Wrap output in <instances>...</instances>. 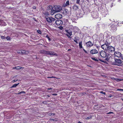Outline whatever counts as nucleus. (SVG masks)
Wrapping results in <instances>:
<instances>
[{
    "label": "nucleus",
    "mask_w": 123,
    "mask_h": 123,
    "mask_svg": "<svg viewBox=\"0 0 123 123\" xmlns=\"http://www.w3.org/2000/svg\"><path fill=\"white\" fill-rule=\"evenodd\" d=\"M54 7L57 12H60L62 9V7L59 6H55Z\"/></svg>",
    "instance_id": "5"
},
{
    "label": "nucleus",
    "mask_w": 123,
    "mask_h": 123,
    "mask_svg": "<svg viewBox=\"0 0 123 123\" xmlns=\"http://www.w3.org/2000/svg\"><path fill=\"white\" fill-rule=\"evenodd\" d=\"M73 9L75 10H76L78 9V7L76 5H74L73 7Z\"/></svg>",
    "instance_id": "18"
},
{
    "label": "nucleus",
    "mask_w": 123,
    "mask_h": 123,
    "mask_svg": "<svg viewBox=\"0 0 123 123\" xmlns=\"http://www.w3.org/2000/svg\"><path fill=\"white\" fill-rule=\"evenodd\" d=\"M87 54V53L86 51L85 52Z\"/></svg>",
    "instance_id": "52"
},
{
    "label": "nucleus",
    "mask_w": 123,
    "mask_h": 123,
    "mask_svg": "<svg viewBox=\"0 0 123 123\" xmlns=\"http://www.w3.org/2000/svg\"><path fill=\"white\" fill-rule=\"evenodd\" d=\"M52 89L51 88H48V90H50V89Z\"/></svg>",
    "instance_id": "53"
},
{
    "label": "nucleus",
    "mask_w": 123,
    "mask_h": 123,
    "mask_svg": "<svg viewBox=\"0 0 123 123\" xmlns=\"http://www.w3.org/2000/svg\"><path fill=\"white\" fill-rule=\"evenodd\" d=\"M113 113V112H109V113H108L107 114H111V113Z\"/></svg>",
    "instance_id": "47"
},
{
    "label": "nucleus",
    "mask_w": 123,
    "mask_h": 123,
    "mask_svg": "<svg viewBox=\"0 0 123 123\" xmlns=\"http://www.w3.org/2000/svg\"><path fill=\"white\" fill-rule=\"evenodd\" d=\"M91 58L93 60L97 62L98 61V60L95 58L92 57Z\"/></svg>",
    "instance_id": "26"
},
{
    "label": "nucleus",
    "mask_w": 123,
    "mask_h": 123,
    "mask_svg": "<svg viewBox=\"0 0 123 123\" xmlns=\"http://www.w3.org/2000/svg\"><path fill=\"white\" fill-rule=\"evenodd\" d=\"M117 91H123V89H117Z\"/></svg>",
    "instance_id": "41"
},
{
    "label": "nucleus",
    "mask_w": 123,
    "mask_h": 123,
    "mask_svg": "<svg viewBox=\"0 0 123 123\" xmlns=\"http://www.w3.org/2000/svg\"><path fill=\"white\" fill-rule=\"evenodd\" d=\"M67 34H66V35L68 37L70 38V36H71L72 35V32L71 31L69 30H68L66 31Z\"/></svg>",
    "instance_id": "15"
},
{
    "label": "nucleus",
    "mask_w": 123,
    "mask_h": 123,
    "mask_svg": "<svg viewBox=\"0 0 123 123\" xmlns=\"http://www.w3.org/2000/svg\"><path fill=\"white\" fill-rule=\"evenodd\" d=\"M55 115L54 113H49V116H54Z\"/></svg>",
    "instance_id": "33"
},
{
    "label": "nucleus",
    "mask_w": 123,
    "mask_h": 123,
    "mask_svg": "<svg viewBox=\"0 0 123 123\" xmlns=\"http://www.w3.org/2000/svg\"><path fill=\"white\" fill-rule=\"evenodd\" d=\"M83 50L84 51H85V50L84 49H83Z\"/></svg>",
    "instance_id": "55"
},
{
    "label": "nucleus",
    "mask_w": 123,
    "mask_h": 123,
    "mask_svg": "<svg viewBox=\"0 0 123 123\" xmlns=\"http://www.w3.org/2000/svg\"><path fill=\"white\" fill-rule=\"evenodd\" d=\"M46 37L48 39V40L49 41L51 40L50 38L48 36V35L46 36Z\"/></svg>",
    "instance_id": "31"
},
{
    "label": "nucleus",
    "mask_w": 123,
    "mask_h": 123,
    "mask_svg": "<svg viewBox=\"0 0 123 123\" xmlns=\"http://www.w3.org/2000/svg\"><path fill=\"white\" fill-rule=\"evenodd\" d=\"M15 68L17 69H21L22 68V67H15Z\"/></svg>",
    "instance_id": "27"
},
{
    "label": "nucleus",
    "mask_w": 123,
    "mask_h": 123,
    "mask_svg": "<svg viewBox=\"0 0 123 123\" xmlns=\"http://www.w3.org/2000/svg\"><path fill=\"white\" fill-rule=\"evenodd\" d=\"M55 24L57 25H61L63 24L62 21L60 20H57L55 22Z\"/></svg>",
    "instance_id": "12"
},
{
    "label": "nucleus",
    "mask_w": 123,
    "mask_h": 123,
    "mask_svg": "<svg viewBox=\"0 0 123 123\" xmlns=\"http://www.w3.org/2000/svg\"><path fill=\"white\" fill-rule=\"evenodd\" d=\"M110 30L114 32L116 31L117 30V26L114 25H111L110 28Z\"/></svg>",
    "instance_id": "6"
},
{
    "label": "nucleus",
    "mask_w": 123,
    "mask_h": 123,
    "mask_svg": "<svg viewBox=\"0 0 123 123\" xmlns=\"http://www.w3.org/2000/svg\"><path fill=\"white\" fill-rule=\"evenodd\" d=\"M123 38V34L120 35H118L117 37V40L118 41H121L122 40Z\"/></svg>",
    "instance_id": "9"
},
{
    "label": "nucleus",
    "mask_w": 123,
    "mask_h": 123,
    "mask_svg": "<svg viewBox=\"0 0 123 123\" xmlns=\"http://www.w3.org/2000/svg\"><path fill=\"white\" fill-rule=\"evenodd\" d=\"M45 18L47 21L49 23L53 22L55 20V18L52 17H49L48 16L46 17Z\"/></svg>",
    "instance_id": "2"
},
{
    "label": "nucleus",
    "mask_w": 123,
    "mask_h": 123,
    "mask_svg": "<svg viewBox=\"0 0 123 123\" xmlns=\"http://www.w3.org/2000/svg\"><path fill=\"white\" fill-rule=\"evenodd\" d=\"M50 120L52 121H56V120L55 119H50Z\"/></svg>",
    "instance_id": "39"
},
{
    "label": "nucleus",
    "mask_w": 123,
    "mask_h": 123,
    "mask_svg": "<svg viewBox=\"0 0 123 123\" xmlns=\"http://www.w3.org/2000/svg\"><path fill=\"white\" fill-rule=\"evenodd\" d=\"M48 8L49 9H52L53 8L52 6H48Z\"/></svg>",
    "instance_id": "30"
},
{
    "label": "nucleus",
    "mask_w": 123,
    "mask_h": 123,
    "mask_svg": "<svg viewBox=\"0 0 123 123\" xmlns=\"http://www.w3.org/2000/svg\"><path fill=\"white\" fill-rule=\"evenodd\" d=\"M52 95H54V96H56L57 95V94H55H55H52Z\"/></svg>",
    "instance_id": "45"
},
{
    "label": "nucleus",
    "mask_w": 123,
    "mask_h": 123,
    "mask_svg": "<svg viewBox=\"0 0 123 123\" xmlns=\"http://www.w3.org/2000/svg\"><path fill=\"white\" fill-rule=\"evenodd\" d=\"M69 1L68 0H67V1L65 4V5L64 6H68L69 5Z\"/></svg>",
    "instance_id": "24"
},
{
    "label": "nucleus",
    "mask_w": 123,
    "mask_h": 123,
    "mask_svg": "<svg viewBox=\"0 0 123 123\" xmlns=\"http://www.w3.org/2000/svg\"><path fill=\"white\" fill-rule=\"evenodd\" d=\"M55 77H53V76H52V77H48V78H55Z\"/></svg>",
    "instance_id": "43"
},
{
    "label": "nucleus",
    "mask_w": 123,
    "mask_h": 123,
    "mask_svg": "<svg viewBox=\"0 0 123 123\" xmlns=\"http://www.w3.org/2000/svg\"><path fill=\"white\" fill-rule=\"evenodd\" d=\"M48 96L49 97H50V96H49L48 95Z\"/></svg>",
    "instance_id": "57"
},
{
    "label": "nucleus",
    "mask_w": 123,
    "mask_h": 123,
    "mask_svg": "<svg viewBox=\"0 0 123 123\" xmlns=\"http://www.w3.org/2000/svg\"><path fill=\"white\" fill-rule=\"evenodd\" d=\"M100 61H101V62H103V61H102V60H101V59H98Z\"/></svg>",
    "instance_id": "50"
},
{
    "label": "nucleus",
    "mask_w": 123,
    "mask_h": 123,
    "mask_svg": "<svg viewBox=\"0 0 123 123\" xmlns=\"http://www.w3.org/2000/svg\"><path fill=\"white\" fill-rule=\"evenodd\" d=\"M115 48L111 46H109L107 51L109 53L114 52L115 51Z\"/></svg>",
    "instance_id": "4"
},
{
    "label": "nucleus",
    "mask_w": 123,
    "mask_h": 123,
    "mask_svg": "<svg viewBox=\"0 0 123 123\" xmlns=\"http://www.w3.org/2000/svg\"><path fill=\"white\" fill-rule=\"evenodd\" d=\"M6 39H7V40H10V37H6Z\"/></svg>",
    "instance_id": "42"
},
{
    "label": "nucleus",
    "mask_w": 123,
    "mask_h": 123,
    "mask_svg": "<svg viewBox=\"0 0 123 123\" xmlns=\"http://www.w3.org/2000/svg\"><path fill=\"white\" fill-rule=\"evenodd\" d=\"M55 17L57 19H60L62 18V15L61 14L58 13L55 15Z\"/></svg>",
    "instance_id": "13"
},
{
    "label": "nucleus",
    "mask_w": 123,
    "mask_h": 123,
    "mask_svg": "<svg viewBox=\"0 0 123 123\" xmlns=\"http://www.w3.org/2000/svg\"><path fill=\"white\" fill-rule=\"evenodd\" d=\"M122 24L121 22H118L117 23V25L119 26H121Z\"/></svg>",
    "instance_id": "36"
},
{
    "label": "nucleus",
    "mask_w": 123,
    "mask_h": 123,
    "mask_svg": "<svg viewBox=\"0 0 123 123\" xmlns=\"http://www.w3.org/2000/svg\"><path fill=\"white\" fill-rule=\"evenodd\" d=\"M19 84V83H18V84H16L14 85H12L11 87V88L15 87L16 86H17Z\"/></svg>",
    "instance_id": "23"
},
{
    "label": "nucleus",
    "mask_w": 123,
    "mask_h": 123,
    "mask_svg": "<svg viewBox=\"0 0 123 123\" xmlns=\"http://www.w3.org/2000/svg\"><path fill=\"white\" fill-rule=\"evenodd\" d=\"M86 51V50H85V51H84L85 52V51Z\"/></svg>",
    "instance_id": "58"
},
{
    "label": "nucleus",
    "mask_w": 123,
    "mask_h": 123,
    "mask_svg": "<svg viewBox=\"0 0 123 123\" xmlns=\"http://www.w3.org/2000/svg\"><path fill=\"white\" fill-rule=\"evenodd\" d=\"M5 37L4 36H1V38L2 39H4L5 38Z\"/></svg>",
    "instance_id": "46"
},
{
    "label": "nucleus",
    "mask_w": 123,
    "mask_h": 123,
    "mask_svg": "<svg viewBox=\"0 0 123 123\" xmlns=\"http://www.w3.org/2000/svg\"><path fill=\"white\" fill-rule=\"evenodd\" d=\"M114 79L117 81L118 82L121 81L123 80V79H121L117 78H115Z\"/></svg>",
    "instance_id": "25"
},
{
    "label": "nucleus",
    "mask_w": 123,
    "mask_h": 123,
    "mask_svg": "<svg viewBox=\"0 0 123 123\" xmlns=\"http://www.w3.org/2000/svg\"><path fill=\"white\" fill-rule=\"evenodd\" d=\"M37 31L39 34H41V31L39 30H37Z\"/></svg>",
    "instance_id": "38"
},
{
    "label": "nucleus",
    "mask_w": 123,
    "mask_h": 123,
    "mask_svg": "<svg viewBox=\"0 0 123 123\" xmlns=\"http://www.w3.org/2000/svg\"><path fill=\"white\" fill-rule=\"evenodd\" d=\"M104 35L102 34H100L99 35V38L100 40H101L103 38Z\"/></svg>",
    "instance_id": "20"
},
{
    "label": "nucleus",
    "mask_w": 123,
    "mask_h": 123,
    "mask_svg": "<svg viewBox=\"0 0 123 123\" xmlns=\"http://www.w3.org/2000/svg\"><path fill=\"white\" fill-rule=\"evenodd\" d=\"M33 8L34 9H35L36 8V7L35 6H34L33 7Z\"/></svg>",
    "instance_id": "49"
},
{
    "label": "nucleus",
    "mask_w": 123,
    "mask_h": 123,
    "mask_svg": "<svg viewBox=\"0 0 123 123\" xmlns=\"http://www.w3.org/2000/svg\"><path fill=\"white\" fill-rule=\"evenodd\" d=\"M90 53L92 54H95L98 53V51L96 49H94L91 50L90 51Z\"/></svg>",
    "instance_id": "14"
},
{
    "label": "nucleus",
    "mask_w": 123,
    "mask_h": 123,
    "mask_svg": "<svg viewBox=\"0 0 123 123\" xmlns=\"http://www.w3.org/2000/svg\"><path fill=\"white\" fill-rule=\"evenodd\" d=\"M122 24H123V21L122 22H121Z\"/></svg>",
    "instance_id": "54"
},
{
    "label": "nucleus",
    "mask_w": 123,
    "mask_h": 123,
    "mask_svg": "<svg viewBox=\"0 0 123 123\" xmlns=\"http://www.w3.org/2000/svg\"><path fill=\"white\" fill-rule=\"evenodd\" d=\"M78 123H82L80 122V121H79L78 122Z\"/></svg>",
    "instance_id": "51"
},
{
    "label": "nucleus",
    "mask_w": 123,
    "mask_h": 123,
    "mask_svg": "<svg viewBox=\"0 0 123 123\" xmlns=\"http://www.w3.org/2000/svg\"><path fill=\"white\" fill-rule=\"evenodd\" d=\"M92 15L93 18H97L98 17V14L97 12H92Z\"/></svg>",
    "instance_id": "8"
},
{
    "label": "nucleus",
    "mask_w": 123,
    "mask_h": 123,
    "mask_svg": "<svg viewBox=\"0 0 123 123\" xmlns=\"http://www.w3.org/2000/svg\"><path fill=\"white\" fill-rule=\"evenodd\" d=\"M21 50H18V51H17V52L18 53L21 54Z\"/></svg>",
    "instance_id": "34"
},
{
    "label": "nucleus",
    "mask_w": 123,
    "mask_h": 123,
    "mask_svg": "<svg viewBox=\"0 0 123 123\" xmlns=\"http://www.w3.org/2000/svg\"><path fill=\"white\" fill-rule=\"evenodd\" d=\"M82 41H81L79 43V46L80 48L81 49L82 48Z\"/></svg>",
    "instance_id": "22"
},
{
    "label": "nucleus",
    "mask_w": 123,
    "mask_h": 123,
    "mask_svg": "<svg viewBox=\"0 0 123 123\" xmlns=\"http://www.w3.org/2000/svg\"><path fill=\"white\" fill-rule=\"evenodd\" d=\"M94 43L90 41L86 43V47H90L93 45Z\"/></svg>",
    "instance_id": "11"
},
{
    "label": "nucleus",
    "mask_w": 123,
    "mask_h": 123,
    "mask_svg": "<svg viewBox=\"0 0 123 123\" xmlns=\"http://www.w3.org/2000/svg\"><path fill=\"white\" fill-rule=\"evenodd\" d=\"M57 12L56 11H55V10H51V14L52 15H53L55 13Z\"/></svg>",
    "instance_id": "21"
},
{
    "label": "nucleus",
    "mask_w": 123,
    "mask_h": 123,
    "mask_svg": "<svg viewBox=\"0 0 123 123\" xmlns=\"http://www.w3.org/2000/svg\"><path fill=\"white\" fill-rule=\"evenodd\" d=\"M121 58L122 59H123V55H122V56H121Z\"/></svg>",
    "instance_id": "48"
},
{
    "label": "nucleus",
    "mask_w": 123,
    "mask_h": 123,
    "mask_svg": "<svg viewBox=\"0 0 123 123\" xmlns=\"http://www.w3.org/2000/svg\"><path fill=\"white\" fill-rule=\"evenodd\" d=\"M99 55L102 57L103 58L105 57L106 56V52L105 51L103 50L101 51L100 52Z\"/></svg>",
    "instance_id": "7"
},
{
    "label": "nucleus",
    "mask_w": 123,
    "mask_h": 123,
    "mask_svg": "<svg viewBox=\"0 0 123 123\" xmlns=\"http://www.w3.org/2000/svg\"><path fill=\"white\" fill-rule=\"evenodd\" d=\"M100 93H102L103 94H104V95H105V92H103V91H101L100 92Z\"/></svg>",
    "instance_id": "40"
},
{
    "label": "nucleus",
    "mask_w": 123,
    "mask_h": 123,
    "mask_svg": "<svg viewBox=\"0 0 123 123\" xmlns=\"http://www.w3.org/2000/svg\"><path fill=\"white\" fill-rule=\"evenodd\" d=\"M76 2L78 4H79L80 1V0H76Z\"/></svg>",
    "instance_id": "37"
},
{
    "label": "nucleus",
    "mask_w": 123,
    "mask_h": 123,
    "mask_svg": "<svg viewBox=\"0 0 123 123\" xmlns=\"http://www.w3.org/2000/svg\"><path fill=\"white\" fill-rule=\"evenodd\" d=\"M0 22L1 23L0 25H6V23L3 20H0Z\"/></svg>",
    "instance_id": "17"
},
{
    "label": "nucleus",
    "mask_w": 123,
    "mask_h": 123,
    "mask_svg": "<svg viewBox=\"0 0 123 123\" xmlns=\"http://www.w3.org/2000/svg\"><path fill=\"white\" fill-rule=\"evenodd\" d=\"M92 116H89V117H86V119H88V120L89 119H90L91 118H92Z\"/></svg>",
    "instance_id": "28"
},
{
    "label": "nucleus",
    "mask_w": 123,
    "mask_h": 123,
    "mask_svg": "<svg viewBox=\"0 0 123 123\" xmlns=\"http://www.w3.org/2000/svg\"><path fill=\"white\" fill-rule=\"evenodd\" d=\"M109 46L107 44H104L101 46L102 48L104 50L107 51Z\"/></svg>",
    "instance_id": "10"
},
{
    "label": "nucleus",
    "mask_w": 123,
    "mask_h": 123,
    "mask_svg": "<svg viewBox=\"0 0 123 123\" xmlns=\"http://www.w3.org/2000/svg\"><path fill=\"white\" fill-rule=\"evenodd\" d=\"M122 63V62L120 59H115V62L113 64L117 65H120Z\"/></svg>",
    "instance_id": "3"
},
{
    "label": "nucleus",
    "mask_w": 123,
    "mask_h": 123,
    "mask_svg": "<svg viewBox=\"0 0 123 123\" xmlns=\"http://www.w3.org/2000/svg\"><path fill=\"white\" fill-rule=\"evenodd\" d=\"M17 81V80H14L13 81V82H15Z\"/></svg>",
    "instance_id": "44"
},
{
    "label": "nucleus",
    "mask_w": 123,
    "mask_h": 123,
    "mask_svg": "<svg viewBox=\"0 0 123 123\" xmlns=\"http://www.w3.org/2000/svg\"><path fill=\"white\" fill-rule=\"evenodd\" d=\"M75 39H74V41L76 43H78L77 42V40L76 39V38L75 37Z\"/></svg>",
    "instance_id": "32"
},
{
    "label": "nucleus",
    "mask_w": 123,
    "mask_h": 123,
    "mask_svg": "<svg viewBox=\"0 0 123 123\" xmlns=\"http://www.w3.org/2000/svg\"><path fill=\"white\" fill-rule=\"evenodd\" d=\"M41 53H42L47 54L49 55H57L56 53L54 52L53 51H48L44 50L42 51Z\"/></svg>",
    "instance_id": "1"
},
{
    "label": "nucleus",
    "mask_w": 123,
    "mask_h": 123,
    "mask_svg": "<svg viewBox=\"0 0 123 123\" xmlns=\"http://www.w3.org/2000/svg\"><path fill=\"white\" fill-rule=\"evenodd\" d=\"M114 54L115 56L118 57H120L121 56V53L118 52H115Z\"/></svg>",
    "instance_id": "16"
},
{
    "label": "nucleus",
    "mask_w": 123,
    "mask_h": 123,
    "mask_svg": "<svg viewBox=\"0 0 123 123\" xmlns=\"http://www.w3.org/2000/svg\"><path fill=\"white\" fill-rule=\"evenodd\" d=\"M75 39V37L74 38V40Z\"/></svg>",
    "instance_id": "56"
},
{
    "label": "nucleus",
    "mask_w": 123,
    "mask_h": 123,
    "mask_svg": "<svg viewBox=\"0 0 123 123\" xmlns=\"http://www.w3.org/2000/svg\"><path fill=\"white\" fill-rule=\"evenodd\" d=\"M25 92L24 91H22L20 92H19V93H18V94H19L21 93H24L25 94Z\"/></svg>",
    "instance_id": "29"
},
{
    "label": "nucleus",
    "mask_w": 123,
    "mask_h": 123,
    "mask_svg": "<svg viewBox=\"0 0 123 123\" xmlns=\"http://www.w3.org/2000/svg\"><path fill=\"white\" fill-rule=\"evenodd\" d=\"M21 54H26L28 53V51H26L25 50H21Z\"/></svg>",
    "instance_id": "19"
},
{
    "label": "nucleus",
    "mask_w": 123,
    "mask_h": 123,
    "mask_svg": "<svg viewBox=\"0 0 123 123\" xmlns=\"http://www.w3.org/2000/svg\"><path fill=\"white\" fill-rule=\"evenodd\" d=\"M44 14L45 15H49V13L47 12H45Z\"/></svg>",
    "instance_id": "35"
}]
</instances>
